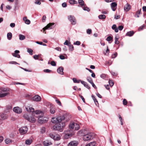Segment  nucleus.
I'll return each mask as SVG.
<instances>
[{"mask_svg":"<svg viewBox=\"0 0 146 146\" xmlns=\"http://www.w3.org/2000/svg\"><path fill=\"white\" fill-rule=\"evenodd\" d=\"M64 123H60L56 124L53 127V129L54 130H57L60 132L62 131L63 130V128L65 126Z\"/></svg>","mask_w":146,"mask_h":146,"instance_id":"1","label":"nucleus"},{"mask_svg":"<svg viewBox=\"0 0 146 146\" xmlns=\"http://www.w3.org/2000/svg\"><path fill=\"white\" fill-rule=\"evenodd\" d=\"M93 133H88L83 136V139L84 141H88L93 139Z\"/></svg>","mask_w":146,"mask_h":146,"instance_id":"2","label":"nucleus"},{"mask_svg":"<svg viewBox=\"0 0 146 146\" xmlns=\"http://www.w3.org/2000/svg\"><path fill=\"white\" fill-rule=\"evenodd\" d=\"M69 128L70 129H71L77 130L80 129V126L77 123L72 122L70 124Z\"/></svg>","mask_w":146,"mask_h":146,"instance_id":"3","label":"nucleus"},{"mask_svg":"<svg viewBox=\"0 0 146 146\" xmlns=\"http://www.w3.org/2000/svg\"><path fill=\"white\" fill-rule=\"evenodd\" d=\"M23 117L26 119L31 123H34L36 121V119L33 116H30L27 114H25L23 115Z\"/></svg>","mask_w":146,"mask_h":146,"instance_id":"4","label":"nucleus"},{"mask_svg":"<svg viewBox=\"0 0 146 146\" xmlns=\"http://www.w3.org/2000/svg\"><path fill=\"white\" fill-rule=\"evenodd\" d=\"M37 117L38 118V122L39 123L41 124L45 123L47 121V118L46 117H43V116L38 115Z\"/></svg>","mask_w":146,"mask_h":146,"instance_id":"5","label":"nucleus"},{"mask_svg":"<svg viewBox=\"0 0 146 146\" xmlns=\"http://www.w3.org/2000/svg\"><path fill=\"white\" fill-rule=\"evenodd\" d=\"M2 91L4 92L2 93V92L0 93V98H3L9 94V88H4L2 89Z\"/></svg>","mask_w":146,"mask_h":146,"instance_id":"6","label":"nucleus"},{"mask_svg":"<svg viewBox=\"0 0 146 146\" xmlns=\"http://www.w3.org/2000/svg\"><path fill=\"white\" fill-rule=\"evenodd\" d=\"M67 18L72 25H74L76 24V19L74 16L70 15L68 16Z\"/></svg>","mask_w":146,"mask_h":146,"instance_id":"7","label":"nucleus"},{"mask_svg":"<svg viewBox=\"0 0 146 146\" xmlns=\"http://www.w3.org/2000/svg\"><path fill=\"white\" fill-rule=\"evenodd\" d=\"M49 136L55 140L58 141L60 140V135L54 133H50Z\"/></svg>","mask_w":146,"mask_h":146,"instance_id":"8","label":"nucleus"},{"mask_svg":"<svg viewBox=\"0 0 146 146\" xmlns=\"http://www.w3.org/2000/svg\"><path fill=\"white\" fill-rule=\"evenodd\" d=\"M28 129L27 126L21 127L19 129V133L22 135L25 134L27 133Z\"/></svg>","mask_w":146,"mask_h":146,"instance_id":"9","label":"nucleus"},{"mask_svg":"<svg viewBox=\"0 0 146 146\" xmlns=\"http://www.w3.org/2000/svg\"><path fill=\"white\" fill-rule=\"evenodd\" d=\"M54 24V23H50L48 24L42 30H43V32L44 33H46V32H45V30L46 29H52V26Z\"/></svg>","mask_w":146,"mask_h":146,"instance_id":"10","label":"nucleus"},{"mask_svg":"<svg viewBox=\"0 0 146 146\" xmlns=\"http://www.w3.org/2000/svg\"><path fill=\"white\" fill-rule=\"evenodd\" d=\"M78 144V141H73L70 142L68 144V146H77Z\"/></svg>","mask_w":146,"mask_h":146,"instance_id":"11","label":"nucleus"},{"mask_svg":"<svg viewBox=\"0 0 146 146\" xmlns=\"http://www.w3.org/2000/svg\"><path fill=\"white\" fill-rule=\"evenodd\" d=\"M42 143L44 146H48L52 144V142L48 140H46L42 142Z\"/></svg>","mask_w":146,"mask_h":146,"instance_id":"12","label":"nucleus"},{"mask_svg":"<svg viewBox=\"0 0 146 146\" xmlns=\"http://www.w3.org/2000/svg\"><path fill=\"white\" fill-rule=\"evenodd\" d=\"M131 6L128 3H127L125 5L124 7V9L125 11L127 12L130 9Z\"/></svg>","mask_w":146,"mask_h":146,"instance_id":"13","label":"nucleus"},{"mask_svg":"<svg viewBox=\"0 0 146 146\" xmlns=\"http://www.w3.org/2000/svg\"><path fill=\"white\" fill-rule=\"evenodd\" d=\"M13 110L15 113H20L22 112V109L18 107H14L13 109Z\"/></svg>","mask_w":146,"mask_h":146,"instance_id":"14","label":"nucleus"},{"mask_svg":"<svg viewBox=\"0 0 146 146\" xmlns=\"http://www.w3.org/2000/svg\"><path fill=\"white\" fill-rule=\"evenodd\" d=\"M41 99V97L38 95H35L32 98V100L33 101L36 102L40 101Z\"/></svg>","mask_w":146,"mask_h":146,"instance_id":"15","label":"nucleus"},{"mask_svg":"<svg viewBox=\"0 0 146 146\" xmlns=\"http://www.w3.org/2000/svg\"><path fill=\"white\" fill-rule=\"evenodd\" d=\"M111 7L113 11H115L117 6V4L115 2L112 3L111 4Z\"/></svg>","mask_w":146,"mask_h":146,"instance_id":"16","label":"nucleus"},{"mask_svg":"<svg viewBox=\"0 0 146 146\" xmlns=\"http://www.w3.org/2000/svg\"><path fill=\"white\" fill-rule=\"evenodd\" d=\"M63 70V68L62 67L60 66L57 69V71L60 74L63 75L64 74Z\"/></svg>","mask_w":146,"mask_h":146,"instance_id":"17","label":"nucleus"},{"mask_svg":"<svg viewBox=\"0 0 146 146\" xmlns=\"http://www.w3.org/2000/svg\"><path fill=\"white\" fill-rule=\"evenodd\" d=\"M19 53V51L18 50H15V53H12V55L15 57L18 58H20V56L18 54Z\"/></svg>","mask_w":146,"mask_h":146,"instance_id":"18","label":"nucleus"},{"mask_svg":"<svg viewBox=\"0 0 146 146\" xmlns=\"http://www.w3.org/2000/svg\"><path fill=\"white\" fill-rule=\"evenodd\" d=\"M33 138H30L29 139H27L25 141V143L26 144L29 145L31 144L33 142Z\"/></svg>","mask_w":146,"mask_h":146,"instance_id":"19","label":"nucleus"},{"mask_svg":"<svg viewBox=\"0 0 146 146\" xmlns=\"http://www.w3.org/2000/svg\"><path fill=\"white\" fill-rule=\"evenodd\" d=\"M58 123H60L63 120L65 119V117L62 115H58L57 117Z\"/></svg>","mask_w":146,"mask_h":146,"instance_id":"20","label":"nucleus"},{"mask_svg":"<svg viewBox=\"0 0 146 146\" xmlns=\"http://www.w3.org/2000/svg\"><path fill=\"white\" fill-rule=\"evenodd\" d=\"M81 83L85 87L88 89L89 90H90V87L88 85V84L86 82L84 81H82L81 82Z\"/></svg>","mask_w":146,"mask_h":146,"instance_id":"21","label":"nucleus"},{"mask_svg":"<svg viewBox=\"0 0 146 146\" xmlns=\"http://www.w3.org/2000/svg\"><path fill=\"white\" fill-rule=\"evenodd\" d=\"M7 118L5 115L4 113H0V120H3Z\"/></svg>","mask_w":146,"mask_h":146,"instance_id":"22","label":"nucleus"},{"mask_svg":"<svg viewBox=\"0 0 146 146\" xmlns=\"http://www.w3.org/2000/svg\"><path fill=\"white\" fill-rule=\"evenodd\" d=\"M26 110L27 111L29 112H33L34 111V109L32 107H28L26 108Z\"/></svg>","mask_w":146,"mask_h":146,"instance_id":"23","label":"nucleus"},{"mask_svg":"<svg viewBox=\"0 0 146 146\" xmlns=\"http://www.w3.org/2000/svg\"><path fill=\"white\" fill-rule=\"evenodd\" d=\"M50 113L52 114H54L55 112V108L52 106H51L50 107Z\"/></svg>","mask_w":146,"mask_h":146,"instance_id":"24","label":"nucleus"},{"mask_svg":"<svg viewBox=\"0 0 146 146\" xmlns=\"http://www.w3.org/2000/svg\"><path fill=\"white\" fill-rule=\"evenodd\" d=\"M92 97L93 99L94 103L95 104L96 106H99V104L98 102V101L96 100V99L95 98V96L93 95H92Z\"/></svg>","mask_w":146,"mask_h":146,"instance_id":"25","label":"nucleus"},{"mask_svg":"<svg viewBox=\"0 0 146 146\" xmlns=\"http://www.w3.org/2000/svg\"><path fill=\"white\" fill-rule=\"evenodd\" d=\"M96 142L94 141L87 144L85 146H96Z\"/></svg>","mask_w":146,"mask_h":146,"instance_id":"26","label":"nucleus"},{"mask_svg":"<svg viewBox=\"0 0 146 146\" xmlns=\"http://www.w3.org/2000/svg\"><path fill=\"white\" fill-rule=\"evenodd\" d=\"M65 135L64 136V138L66 139H68L72 135V134L71 133H65Z\"/></svg>","mask_w":146,"mask_h":146,"instance_id":"27","label":"nucleus"},{"mask_svg":"<svg viewBox=\"0 0 146 146\" xmlns=\"http://www.w3.org/2000/svg\"><path fill=\"white\" fill-rule=\"evenodd\" d=\"M111 28L113 30H114L115 32L117 33L118 32V29L117 28V26L116 25H113L112 26Z\"/></svg>","mask_w":146,"mask_h":146,"instance_id":"28","label":"nucleus"},{"mask_svg":"<svg viewBox=\"0 0 146 146\" xmlns=\"http://www.w3.org/2000/svg\"><path fill=\"white\" fill-rule=\"evenodd\" d=\"M134 33V32L133 31H130L127 32L126 34V35L129 36H132Z\"/></svg>","mask_w":146,"mask_h":146,"instance_id":"29","label":"nucleus"},{"mask_svg":"<svg viewBox=\"0 0 146 146\" xmlns=\"http://www.w3.org/2000/svg\"><path fill=\"white\" fill-rule=\"evenodd\" d=\"M52 121L53 123L57 124L58 123L57 118V117H53L52 119Z\"/></svg>","mask_w":146,"mask_h":146,"instance_id":"30","label":"nucleus"},{"mask_svg":"<svg viewBox=\"0 0 146 146\" xmlns=\"http://www.w3.org/2000/svg\"><path fill=\"white\" fill-rule=\"evenodd\" d=\"M12 35L11 33H8L7 35V39L8 40H11L12 38Z\"/></svg>","mask_w":146,"mask_h":146,"instance_id":"31","label":"nucleus"},{"mask_svg":"<svg viewBox=\"0 0 146 146\" xmlns=\"http://www.w3.org/2000/svg\"><path fill=\"white\" fill-rule=\"evenodd\" d=\"M5 143L7 144H9L12 142V141L9 138H7L5 140Z\"/></svg>","mask_w":146,"mask_h":146,"instance_id":"32","label":"nucleus"},{"mask_svg":"<svg viewBox=\"0 0 146 146\" xmlns=\"http://www.w3.org/2000/svg\"><path fill=\"white\" fill-rule=\"evenodd\" d=\"M119 39V37L117 36H116L115 38V44H118L119 43V41L118 40Z\"/></svg>","mask_w":146,"mask_h":146,"instance_id":"33","label":"nucleus"},{"mask_svg":"<svg viewBox=\"0 0 146 146\" xmlns=\"http://www.w3.org/2000/svg\"><path fill=\"white\" fill-rule=\"evenodd\" d=\"M106 18V16L104 15H99L98 18L100 19H104Z\"/></svg>","mask_w":146,"mask_h":146,"instance_id":"34","label":"nucleus"},{"mask_svg":"<svg viewBox=\"0 0 146 146\" xmlns=\"http://www.w3.org/2000/svg\"><path fill=\"white\" fill-rule=\"evenodd\" d=\"M78 3L81 6H85V5L84 4V2L83 0H78Z\"/></svg>","mask_w":146,"mask_h":146,"instance_id":"35","label":"nucleus"},{"mask_svg":"<svg viewBox=\"0 0 146 146\" xmlns=\"http://www.w3.org/2000/svg\"><path fill=\"white\" fill-rule=\"evenodd\" d=\"M40 130L41 133H44L45 132L46 128L45 127H42L41 128Z\"/></svg>","mask_w":146,"mask_h":146,"instance_id":"36","label":"nucleus"},{"mask_svg":"<svg viewBox=\"0 0 146 146\" xmlns=\"http://www.w3.org/2000/svg\"><path fill=\"white\" fill-rule=\"evenodd\" d=\"M69 2L70 4L73 5L75 4H76L77 3V1L75 0H70L69 1Z\"/></svg>","mask_w":146,"mask_h":146,"instance_id":"37","label":"nucleus"},{"mask_svg":"<svg viewBox=\"0 0 146 146\" xmlns=\"http://www.w3.org/2000/svg\"><path fill=\"white\" fill-rule=\"evenodd\" d=\"M72 80L75 83H79L80 82H81L82 81L80 80H77L75 78H73L72 79Z\"/></svg>","mask_w":146,"mask_h":146,"instance_id":"38","label":"nucleus"},{"mask_svg":"<svg viewBox=\"0 0 146 146\" xmlns=\"http://www.w3.org/2000/svg\"><path fill=\"white\" fill-rule=\"evenodd\" d=\"M25 38V37L24 35L20 34L19 35V39L20 40H23Z\"/></svg>","mask_w":146,"mask_h":146,"instance_id":"39","label":"nucleus"},{"mask_svg":"<svg viewBox=\"0 0 146 146\" xmlns=\"http://www.w3.org/2000/svg\"><path fill=\"white\" fill-rule=\"evenodd\" d=\"M87 80L90 84L93 82L92 79L90 76L87 77Z\"/></svg>","mask_w":146,"mask_h":146,"instance_id":"40","label":"nucleus"},{"mask_svg":"<svg viewBox=\"0 0 146 146\" xmlns=\"http://www.w3.org/2000/svg\"><path fill=\"white\" fill-rule=\"evenodd\" d=\"M69 49L71 51H73L74 50V47L72 44H70L69 46Z\"/></svg>","mask_w":146,"mask_h":146,"instance_id":"41","label":"nucleus"},{"mask_svg":"<svg viewBox=\"0 0 146 146\" xmlns=\"http://www.w3.org/2000/svg\"><path fill=\"white\" fill-rule=\"evenodd\" d=\"M27 49V52L29 53L30 54L32 55L33 54V50L32 49L28 48Z\"/></svg>","mask_w":146,"mask_h":146,"instance_id":"42","label":"nucleus"},{"mask_svg":"<svg viewBox=\"0 0 146 146\" xmlns=\"http://www.w3.org/2000/svg\"><path fill=\"white\" fill-rule=\"evenodd\" d=\"M109 85L110 86H111V87L114 84L113 82L111 80H109Z\"/></svg>","mask_w":146,"mask_h":146,"instance_id":"43","label":"nucleus"},{"mask_svg":"<svg viewBox=\"0 0 146 146\" xmlns=\"http://www.w3.org/2000/svg\"><path fill=\"white\" fill-rule=\"evenodd\" d=\"M83 9L84 11H90V9L89 8L87 7H85V5L84 6H83Z\"/></svg>","mask_w":146,"mask_h":146,"instance_id":"44","label":"nucleus"},{"mask_svg":"<svg viewBox=\"0 0 146 146\" xmlns=\"http://www.w3.org/2000/svg\"><path fill=\"white\" fill-rule=\"evenodd\" d=\"M70 44V43L67 40H66L65 42L64 43V44L65 45H66L68 46Z\"/></svg>","mask_w":146,"mask_h":146,"instance_id":"45","label":"nucleus"},{"mask_svg":"<svg viewBox=\"0 0 146 146\" xmlns=\"http://www.w3.org/2000/svg\"><path fill=\"white\" fill-rule=\"evenodd\" d=\"M81 42L79 41H76L74 43V44L75 45H79L80 44Z\"/></svg>","mask_w":146,"mask_h":146,"instance_id":"46","label":"nucleus"},{"mask_svg":"<svg viewBox=\"0 0 146 146\" xmlns=\"http://www.w3.org/2000/svg\"><path fill=\"white\" fill-rule=\"evenodd\" d=\"M9 63L10 64H19V63L15 61H11L9 62Z\"/></svg>","mask_w":146,"mask_h":146,"instance_id":"47","label":"nucleus"},{"mask_svg":"<svg viewBox=\"0 0 146 146\" xmlns=\"http://www.w3.org/2000/svg\"><path fill=\"white\" fill-rule=\"evenodd\" d=\"M112 38L110 36H108L106 39L108 41H110L112 40Z\"/></svg>","mask_w":146,"mask_h":146,"instance_id":"48","label":"nucleus"},{"mask_svg":"<svg viewBox=\"0 0 146 146\" xmlns=\"http://www.w3.org/2000/svg\"><path fill=\"white\" fill-rule=\"evenodd\" d=\"M117 54L116 52L113 54L111 56V58H115L117 56Z\"/></svg>","mask_w":146,"mask_h":146,"instance_id":"49","label":"nucleus"},{"mask_svg":"<svg viewBox=\"0 0 146 146\" xmlns=\"http://www.w3.org/2000/svg\"><path fill=\"white\" fill-rule=\"evenodd\" d=\"M12 106L11 104L8 105L6 106L7 109V110H10L12 109Z\"/></svg>","mask_w":146,"mask_h":146,"instance_id":"50","label":"nucleus"},{"mask_svg":"<svg viewBox=\"0 0 146 146\" xmlns=\"http://www.w3.org/2000/svg\"><path fill=\"white\" fill-rule=\"evenodd\" d=\"M87 33L88 34H90L92 33V30L90 29H88L86 31Z\"/></svg>","mask_w":146,"mask_h":146,"instance_id":"51","label":"nucleus"},{"mask_svg":"<svg viewBox=\"0 0 146 146\" xmlns=\"http://www.w3.org/2000/svg\"><path fill=\"white\" fill-rule=\"evenodd\" d=\"M106 74H102L100 75V77L101 78H102L103 79H105L106 77Z\"/></svg>","mask_w":146,"mask_h":146,"instance_id":"52","label":"nucleus"},{"mask_svg":"<svg viewBox=\"0 0 146 146\" xmlns=\"http://www.w3.org/2000/svg\"><path fill=\"white\" fill-rule=\"evenodd\" d=\"M25 23L29 25L31 21L27 19V20H25Z\"/></svg>","mask_w":146,"mask_h":146,"instance_id":"53","label":"nucleus"},{"mask_svg":"<svg viewBox=\"0 0 146 146\" xmlns=\"http://www.w3.org/2000/svg\"><path fill=\"white\" fill-rule=\"evenodd\" d=\"M46 17L45 15H44L42 18V22H44L45 21Z\"/></svg>","mask_w":146,"mask_h":146,"instance_id":"54","label":"nucleus"},{"mask_svg":"<svg viewBox=\"0 0 146 146\" xmlns=\"http://www.w3.org/2000/svg\"><path fill=\"white\" fill-rule=\"evenodd\" d=\"M56 102L60 106L62 105L60 102L59 100L57 99L56 100Z\"/></svg>","mask_w":146,"mask_h":146,"instance_id":"55","label":"nucleus"},{"mask_svg":"<svg viewBox=\"0 0 146 146\" xmlns=\"http://www.w3.org/2000/svg\"><path fill=\"white\" fill-rule=\"evenodd\" d=\"M123 104L124 105H126L127 104V102L125 99H124L123 100Z\"/></svg>","mask_w":146,"mask_h":146,"instance_id":"56","label":"nucleus"},{"mask_svg":"<svg viewBox=\"0 0 146 146\" xmlns=\"http://www.w3.org/2000/svg\"><path fill=\"white\" fill-rule=\"evenodd\" d=\"M39 56L37 55H35L33 56V58L35 60H38V58Z\"/></svg>","mask_w":146,"mask_h":146,"instance_id":"57","label":"nucleus"},{"mask_svg":"<svg viewBox=\"0 0 146 146\" xmlns=\"http://www.w3.org/2000/svg\"><path fill=\"white\" fill-rule=\"evenodd\" d=\"M123 27L122 25L119 26L117 29H118V30H119L120 31H121L123 29Z\"/></svg>","mask_w":146,"mask_h":146,"instance_id":"58","label":"nucleus"},{"mask_svg":"<svg viewBox=\"0 0 146 146\" xmlns=\"http://www.w3.org/2000/svg\"><path fill=\"white\" fill-rule=\"evenodd\" d=\"M40 1H35L34 3L36 4L40 5L41 4V3Z\"/></svg>","mask_w":146,"mask_h":146,"instance_id":"59","label":"nucleus"},{"mask_svg":"<svg viewBox=\"0 0 146 146\" xmlns=\"http://www.w3.org/2000/svg\"><path fill=\"white\" fill-rule=\"evenodd\" d=\"M50 64L51 65L53 66H55L56 65V63L54 61H51Z\"/></svg>","mask_w":146,"mask_h":146,"instance_id":"60","label":"nucleus"},{"mask_svg":"<svg viewBox=\"0 0 146 146\" xmlns=\"http://www.w3.org/2000/svg\"><path fill=\"white\" fill-rule=\"evenodd\" d=\"M44 72H47V73H49L51 71V70L48 69H44L43 70Z\"/></svg>","mask_w":146,"mask_h":146,"instance_id":"61","label":"nucleus"},{"mask_svg":"<svg viewBox=\"0 0 146 146\" xmlns=\"http://www.w3.org/2000/svg\"><path fill=\"white\" fill-rule=\"evenodd\" d=\"M34 112L36 114H38L40 113L41 111H39V110H37L35 111H34Z\"/></svg>","mask_w":146,"mask_h":146,"instance_id":"62","label":"nucleus"},{"mask_svg":"<svg viewBox=\"0 0 146 146\" xmlns=\"http://www.w3.org/2000/svg\"><path fill=\"white\" fill-rule=\"evenodd\" d=\"M145 27V26L144 25H143L140 27H139V28L138 29V30L139 31H140L142 30H143L144 27Z\"/></svg>","mask_w":146,"mask_h":146,"instance_id":"63","label":"nucleus"},{"mask_svg":"<svg viewBox=\"0 0 146 146\" xmlns=\"http://www.w3.org/2000/svg\"><path fill=\"white\" fill-rule=\"evenodd\" d=\"M15 26V24L14 23H12L10 24V26L12 28L14 27Z\"/></svg>","mask_w":146,"mask_h":146,"instance_id":"64","label":"nucleus"}]
</instances>
